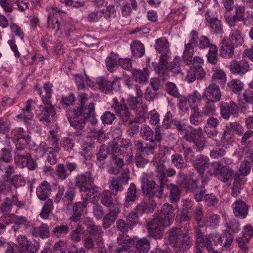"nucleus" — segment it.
<instances>
[{"label": "nucleus", "instance_id": "a18cd8bd", "mask_svg": "<svg viewBox=\"0 0 253 253\" xmlns=\"http://www.w3.org/2000/svg\"><path fill=\"white\" fill-rule=\"evenodd\" d=\"M59 139L57 137L53 130L50 131V135L48 137V141L49 145V148L52 150L53 152L58 153L60 150L58 143Z\"/></svg>", "mask_w": 253, "mask_h": 253}, {"label": "nucleus", "instance_id": "ddd939ff", "mask_svg": "<svg viewBox=\"0 0 253 253\" xmlns=\"http://www.w3.org/2000/svg\"><path fill=\"white\" fill-rule=\"evenodd\" d=\"M121 78L116 77L113 81H109L104 77H100L97 79L96 84L99 88L104 93L109 94L113 90H117L120 89L121 84L120 81Z\"/></svg>", "mask_w": 253, "mask_h": 253}, {"label": "nucleus", "instance_id": "e433bc0d", "mask_svg": "<svg viewBox=\"0 0 253 253\" xmlns=\"http://www.w3.org/2000/svg\"><path fill=\"white\" fill-rule=\"evenodd\" d=\"M131 52L136 58H140L145 54V48L143 44L139 41H134L130 44Z\"/></svg>", "mask_w": 253, "mask_h": 253}, {"label": "nucleus", "instance_id": "dca6fc26", "mask_svg": "<svg viewBox=\"0 0 253 253\" xmlns=\"http://www.w3.org/2000/svg\"><path fill=\"white\" fill-rule=\"evenodd\" d=\"M222 94L219 86L215 83H211L206 87L203 92V99L205 100L214 102H219Z\"/></svg>", "mask_w": 253, "mask_h": 253}, {"label": "nucleus", "instance_id": "a19ab883", "mask_svg": "<svg viewBox=\"0 0 253 253\" xmlns=\"http://www.w3.org/2000/svg\"><path fill=\"white\" fill-rule=\"evenodd\" d=\"M32 234L34 237L40 236L42 239L47 238L49 236L48 226L45 224H42L38 227L33 229Z\"/></svg>", "mask_w": 253, "mask_h": 253}, {"label": "nucleus", "instance_id": "13d9d810", "mask_svg": "<svg viewBox=\"0 0 253 253\" xmlns=\"http://www.w3.org/2000/svg\"><path fill=\"white\" fill-rule=\"evenodd\" d=\"M53 201L51 199H48L42 208L40 215L42 218L47 219L53 209Z\"/></svg>", "mask_w": 253, "mask_h": 253}, {"label": "nucleus", "instance_id": "79ce46f5", "mask_svg": "<svg viewBox=\"0 0 253 253\" xmlns=\"http://www.w3.org/2000/svg\"><path fill=\"white\" fill-rule=\"evenodd\" d=\"M69 232V227L67 225L61 224L55 226L52 232V236L57 238H62Z\"/></svg>", "mask_w": 253, "mask_h": 253}, {"label": "nucleus", "instance_id": "de8ad7c7", "mask_svg": "<svg viewBox=\"0 0 253 253\" xmlns=\"http://www.w3.org/2000/svg\"><path fill=\"white\" fill-rule=\"evenodd\" d=\"M102 230L100 226L93 224L86 228L84 234L99 239L102 236Z\"/></svg>", "mask_w": 253, "mask_h": 253}, {"label": "nucleus", "instance_id": "680f3d73", "mask_svg": "<svg viewBox=\"0 0 253 253\" xmlns=\"http://www.w3.org/2000/svg\"><path fill=\"white\" fill-rule=\"evenodd\" d=\"M12 207L10 199L6 197L4 202L1 204L0 207L1 211L3 213V215L9 216L10 215V212L12 210Z\"/></svg>", "mask_w": 253, "mask_h": 253}, {"label": "nucleus", "instance_id": "4c0bfd02", "mask_svg": "<svg viewBox=\"0 0 253 253\" xmlns=\"http://www.w3.org/2000/svg\"><path fill=\"white\" fill-rule=\"evenodd\" d=\"M229 40L233 45H242L244 40L241 31L237 28L232 29L230 32Z\"/></svg>", "mask_w": 253, "mask_h": 253}, {"label": "nucleus", "instance_id": "20e7f679", "mask_svg": "<svg viewBox=\"0 0 253 253\" xmlns=\"http://www.w3.org/2000/svg\"><path fill=\"white\" fill-rule=\"evenodd\" d=\"M168 242L174 247L175 253H183L189 249L192 240L186 233H182L181 229L173 227L167 232Z\"/></svg>", "mask_w": 253, "mask_h": 253}, {"label": "nucleus", "instance_id": "0e129e2a", "mask_svg": "<svg viewBox=\"0 0 253 253\" xmlns=\"http://www.w3.org/2000/svg\"><path fill=\"white\" fill-rule=\"evenodd\" d=\"M173 116L170 111H168L165 116H164V119L162 122V127L163 129H169L171 128V124L173 123L174 119H173Z\"/></svg>", "mask_w": 253, "mask_h": 253}, {"label": "nucleus", "instance_id": "393cba45", "mask_svg": "<svg viewBox=\"0 0 253 253\" xmlns=\"http://www.w3.org/2000/svg\"><path fill=\"white\" fill-rule=\"evenodd\" d=\"M157 142H144L141 140L135 142V147L137 151L142 153L147 156L153 155L155 153V150L157 148Z\"/></svg>", "mask_w": 253, "mask_h": 253}, {"label": "nucleus", "instance_id": "69168bd1", "mask_svg": "<svg viewBox=\"0 0 253 253\" xmlns=\"http://www.w3.org/2000/svg\"><path fill=\"white\" fill-rule=\"evenodd\" d=\"M167 92L173 97L179 96V91L176 84L172 82H168L165 84Z\"/></svg>", "mask_w": 253, "mask_h": 253}, {"label": "nucleus", "instance_id": "4468645a", "mask_svg": "<svg viewBox=\"0 0 253 253\" xmlns=\"http://www.w3.org/2000/svg\"><path fill=\"white\" fill-rule=\"evenodd\" d=\"M111 108L123 122H127L131 115V113L126 104L124 103V98L119 102L116 97L112 99Z\"/></svg>", "mask_w": 253, "mask_h": 253}, {"label": "nucleus", "instance_id": "e2e57ef3", "mask_svg": "<svg viewBox=\"0 0 253 253\" xmlns=\"http://www.w3.org/2000/svg\"><path fill=\"white\" fill-rule=\"evenodd\" d=\"M110 154V150L105 145H102L96 154L97 160L99 162L104 161L108 155Z\"/></svg>", "mask_w": 253, "mask_h": 253}, {"label": "nucleus", "instance_id": "774afa93", "mask_svg": "<svg viewBox=\"0 0 253 253\" xmlns=\"http://www.w3.org/2000/svg\"><path fill=\"white\" fill-rule=\"evenodd\" d=\"M56 175L58 179L64 180L66 179L68 176L66 168L63 164H59L56 166Z\"/></svg>", "mask_w": 253, "mask_h": 253}, {"label": "nucleus", "instance_id": "052dcab7", "mask_svg": "<svg viewBox=\"0 0 253 253\" xmlns=\"http://www.w3.org/2000/svg\"><path fill=\"white\" fill-rule=\"evenodd\" d=\"M116 243L118 246H126L131 247L133 239L124 234H119L117 238Z\"/></svg>", "mask_w": 253, "mask_h": 253}, {"label": "nucleus", "instance_id": "f3484780", "mask_svg": "<svg viewBox=\"0 0 253 253\" xmlns=\"http://www.w3.org/2000/svg\"><path fill=\"white\" fill-rule=\"evenodd\" d=\"M246 7L244 5H237L235 8V13L231 15L225 13L224 18L226 23L230 27H234L236 22L244 21L245 19Z\"/></svg>", "mask_w": 253, "mask_h": 253}, {"label": "nucleus", "instance_id": "2f4dec72", "mask_svg": "<svg viewBox=\"0 0 253 253\" xmlns=\"http://www.w3.org/2000/svg\"><path fill=\"white\" fill-rule=\"evenodd\" d=\"M220 55L226 58H232L234 54V48L232 44L223 40L220 44Z\"/></svg>", "mask_w": 253, "mask_h": 253}, {"label": "nucleus", "instance_id": "5701e85b", "mask_svg": "<svg viewBox=\"0 0 253 253\" xmlns=\"http://www.w3.org/2000/svg\"><path fill=\"white\" fill-rule=\"evenodd\" d=\"M169 58L160 57V62H153L152 66L154 71L159 76L167 79L169 77L168 63Z\"/></svg>", "mask_w": 253, "mask_h": 253}, {"label": "nucleus", "instance_id": "09e8293b", "mask_svg": "<svg viewBox=\"0 0 253 253\" xmlns=\"http://www.w3.org/2000/svg\"><path fill=\"white\" fill-rule=\"evenodd\" d=\"M117 55L115 53L111 52L110 55L106 59L105 61L107 70L111 73H113L115 71V69L118 68L117 58H115V56Z\"/></svg>", "mask_w": 253, "mask_h": 253}, {"label": "nucleus", "instance_id": "a878e982", "mask_svg": "<svg viewBox=\"0 0 253 253\" xmlns=\"http://www.w3.org/2000/svg\"><path fill=\"white\" fill-rule=\"evenodd\" d=\"M37 100L29 99L25 103V106L22 109V112L16 116V118L23 120L26 124H28V121L32 119L34 114L32 112L33 109V104H36Z\"/></svg>", "mask_w": 253, "mask_h": 253}, {"label": "nucleus", "instance_id": "5fc2aeb1", "mask_svg": "<svg viewBox=\"0 0 253 253\" xmlns=\"http://www.w3.org/2000/svg\"><path fill=\"white\" fill-rule=\"evenodd\" d=\"M244 84L239 79H233L228 83V86L233 92L236 93L243 90Z\"/></svg>", "mask_w": 253, "mask_h": 253}, {"label": "nucleus", "instance_id": "2eb2a0df", "mask_svg": "<svg viewBox=\"0 0 253 253\" xmlns=\"http://www.w3.org/2000/svg\"><path fill=\"white\" fill-rule=\"evenodd\" d=\"M14 161L20 168L27 167L29 170H33L37 168V164L30 153H18L14 157Z\"/></svg>", "mask_w": 253, "mask_h": 253}, {"label": "nucleus", "instance_id": "6ab92c4d", "mask_svg": "<svg viewBox=\"0 0 253 253\" xmlns=\"http://www.w3.org/2000/svg\"><path fill=\"white\" fill-rule=\"evenodd\" d=\"M205 20L211 33L215 34H221L223 32V26L220 20L214 17L209 11L205 15Z\"/></svg>", "mask_w": 253, "mask_h": 253}, {"label": "nucleus", "instance_id": "603ef678", "mask_svg": "<svg viewBox=\"0 0 253 253\" xmlns=\"http://www.w3.org/2000/svg\"><path fill=\"white\" fill-rule=\"evenodd\" d=\"M83 230V227L79 224H77L75 229H73L70 234V239L78 243L81 240V234Z\"/></svg>", "mask_w": 253, "mask_h": 253}, {"label": "nucleus", "instance_id": "412c9836", "mask_svg": "<svg viewBox=\"0 0 253 253\" xmlns=\"http://www.w3.org/2000/svg\"><path fill=\"white\" fill-rule=\"evenodd\" d=\"M229 69L232 74L242 76L249 71L250 65L244 58L239 61L233 60L229 65Z\"/></svg>", "mask_w": 253, "mask_h": 253}, {"label": "nucleus", "instance_id": "8fccbe9b", "mask_svg": "<svg viewBox=\"0 0 253 253\" xmlns=\"http://www.w3.org/2000/svg\"><path fill=\"white\" fill-rule=\"evenodd\" d=\"M190 118V123L194 126H198L202 122V114L200 112L199 109H192Z\"/></svg>", "mask_w": 253, "mask_h": 253}, {"label": "nucleus", "instance_id": "f03ea898", "mask_svg": "<svg viewBox=\"0 0 253 253\" xmlns=\"http://www.w3.org/2000/svg\"><path fill=\"white\" fill-rule=\"evenodd\" d=\"M101 203L108 208L109 212L103 217L102 226L109 228L117 219L120 212V204L116 195L108 190H104L100 194Z\"/></svg>", "mask_w": 253, "mask_h": 253}, {"label": "nucleus", "instance_id": "1a4fd4ad", "mask_svg": "<svg viewBox=\"0 0 253 253\" xmlns=\"http://www.w3.org/2000/svg\"><path fill=\"white\" fill-rule=\"evenodd\" d=\"M213 169V174L224 183L230 184L234 172L232 168L227 166H222L219 162H214L211 164Z\"/></svg>", "mask_w": 253, "mask_h": 253}, {"label": "nucleus", "instance_id": "bf43d9fd", "mask_svg": "<svg viewBox=\"0 0 253 253\" xmlns=\"http://www.w3.org/2000/svg\"><path fill=\"white\" fill-rule=\"evenodd\" d=\"M180 58L176 57L168 66V72H171L173 75L180 73Z\"/></svg>", "mask_w": 253, "mask_h": 253}, {"label": "nucleus", "instance_id": "f8f14e48", "mask_svg": "<svg viewBox=\"0 0 253 253\" xmlns=\"http://www.w3.org/2000/svg\"><path fill=\"white\" fill-rule=\"evenodd\" d=\"M17 250L21 253H36L40 248L39 242L33 243L25 235H18L16 238Z\"/></svg>", "mask_w": 253, "mask_h": 253}, {"label": "nucleus", "instance_id": "a211bd4d", "mask_svg": "<svg viewBox=\"0 0 253 253\" xmlns=\"http://www.w3.org/2000/svg\"><path fill=\"white\" fill-rule=\"evenodd\" d=\"M45 105H41L39 110L37 111L36 115L40 122L44 124L50 123V117L55 114V110L51 103H43Z\"/></svg>", "mask_w": 253, "mask_h": 253}, {"label": "nucleus", "instance_id": "c9c22d12", "mask_svg": "<svg viewBox=\"0 0 253 253\" xmlns=\"http://www.w3.org/2000/svg\"><path fill=\"white\" fill-rule=\"evenodd\" d=\"M10 215L11 223H14L15 225L12 227L15 231L20 226H23L24 228H27L29 226V222L27 218L23 216H18L14 214H11Z\"/></svg>", "mask_w": 253, "mask_h": 253}, {"label": "nucleus", "instance_id": "7c9ffc66", "mask_svg": "<svg viewBox=\"0 0 253 253\" xmlns=\"http://www.w3.org/2000/svg\"><path fill=\"white\" fill-rule=\"evenodd\" d=\"M153 165L155 167V172L156 177L161 182L166 183L168 179L166 176L167 169L166 166L161 162H155Z\"/></svg>", "mask_w": 253, "mask_h": 253}, {"label": "nucleus", "instance_id": "39448f33", "mask_svg": "<svg viewBox=\"0 0 253 253\" xmlns=\"http://www.w3.org/2000/svg\"><path fill=\"white\" fill-rule=\"evenodd\" d=\"M110 149V159L108 171L111 174H118L125 165L122 158V150L118 144L113 141L109 144Z\"/></svg>", "mask_w": 253, "mask_h": 253}, {"label": "nucleus", "instance_id": "bb28decb", "mask_svg": "<svg viewBox=\"0 0 253 253\" xmlns=\"http://www.w3.org/2000/svg\"><path fill=\"white\" fill-rule=\"evenodd\" d=\"M233 213L235 216L245 218L248 214L249 207L242 200H236L232 204Z\"/></svg>", "mask_w": 253, "mask_h": 253}, {"label": "nucleus", "instance_id": "6e6552de", "mask_svg": "<svg viewBox=\"0 0 253 253\" xmlns=\"http://www.w3.org/2000/svg\"><path fill=\"white\" fill-rule=\"evenodd\" d=\"M165 183L158 180V184L153 180L146 179L142 181L143 192L149 198L156 197L161 199L163 196Z\"/></svg>", "mask_w": 253, "mask_h": 253}, {"label": "nucleus", "instance_id": "7ed1b4c3", "mask_svg": "<svg viewBox=\"0 0 253 253\" xmlns=\"http://www.w3.org/2000/svg\"><path fill=\"white\" fill-rule=\"evenodd\" d=\"M66 115L72 126L78 130H82L84 127L85 121L91 115L95 114V106L93 103L88 105L79 106L72 111H67Z\"/></svg>", "mask_w": 253, "mask_h": 253}, {"label": "nucleus", "instance_id": "4d7b16f0", "mask_svg": "<svg viewBox=\"0 0 253 253\" xmlns=\"http://www.w3.org/2000/svg\"><path fill=\"white\" fill-rule=\"evenodd\" d=\"M220 219L219 215L211 214L206 218L203 223L207 226L215 227L219 224Z\"/></svg>", "mask_w": 253, "mask_h": 253}, {"label": "nucleus", "instance_id": "cd10ccee", "mask_svg": "<svg viewBox=\"0 0 253 253\" xmlns=\"http://www.w3.org/2000/svg\"><path fill=\"white\" fill-rule=\"evenodd\" d=\"M51 193V185L46 181L42 182L36 189L37 196L42 201H45L49 197Z\"/></svg>", "mask_w": 253, "mask_h": 253}, {"label": "nucleus", "instance_id": "49530a36", "mask_svg": "<svg viewBox=\"0 0 253 253\" xmlns=\"http://www.w3.org/2000/svg\"><path fill=\"white\" fill-rule=\"evenodd\" d=\"M215 102L205 100L202 114L206 116H213L216 111Z\"/></svg>", "mask_w": 253, "mask_h": 253}, {"label": "nucleus", "instance_id": "37998d69", "mask_svg": "<svg viewBox=\"0 0 253 253\" xmlns=\"http://www.w3.org/2000/svg\"><path fill=\"white\" fill-rule=\"evenodd\" d=\"M135 248L140 253H147L150 248V242L146 238H141L136 242Z\"/></svg>", "mask_w": 253, "mask_h": 253}, {"label": "nucleus", "instance_id": "72a5a7b5", "mask_svg": "<svg viewBox=\"0 0 253 253\" xmlns=\"http://www.w3.org/2000/svg\"><path fill=\"white\" fill-rule=\"evenodd\" d=\"M167 187L169 190V199L170 202L176 204L180 200L181 190L176 185L170 183L167 184Z\"/></svg>", "mask_w": 253, "mask_h": 253}, {"label": "nucleus", "instance_id": "c03bdc74", "mask_svg": "<svg viewBox=\"0 0 253 253\" xmlns=\"http://www.w3.org/2000/svg\"><path fill=\"white\" fill-rule=\"evenodd\" d=\"M194 55V47L190 44H185V49L183 52L182 59L184 62L187 65H190L191 59Z\"/></svg>", "mask_w": 253, "mask_h": 253}, {"label": "nucleus", "instance_id": "c756f323", "mask_svg": "<svg viewBox=\"0 0 253 253\" xmlns=\"http://www.w3.org/2000/svg\"><path fill=\"white\" fill-rule=\"evenodd\" d=\"M150 72L147 68L142 70L134 69L132 71V78L135 82L145 84L149 77Z\"/></svg>", "mask_w": 253, "mask_h": 253}, {"label": "nucleus", "instance_id": "473e14b6", "mask_svg": "<svg viewBox=\"0 0 253 253\" xmlns=\"http://www.w3.org/2000/svg\"><path fill=\"white\" fill-rule=\"evenodd\" d=\"M203 99V94L195 90L188 95V103L191 109H199L198 104L200 103Z\"/></svg>", "mask_w": 253, "mask_h": 253}, {"label": "nucleus", "instance_id": "f704fd0d", "mask_svg": "<svg viewBox=\"0 0 253 253\" xmlns=\"http://www.w3.org/2000/svg\"><path fill=\"white\" fill-rule=\"evenodd\" d=\"M212 71L213 74L211 77V83L224 84L227 80L225 72L222 69H218L216 67L213 68Z\"/></svg>", "mask_w": 253, "mask_h": 253}, {"label": "nucleus", "instance_id": "864d4df0", "mask_svg": "<svg viewBox=\"0 0 253 253\" xmlns=\"http://www.w3.org/2000/svg\"><path fill=\"white\" fill-rule=\"evenodd\" d=\"M208 61L212 65H216L218 61L217 47L216 45H212L209 49L207 54Z\"/></svg>", "mask_w": 253, "mask_h": 253}, {"label": "nucleus", "instance_id": "3c124183", "mask_svg": "<svg viewBox=\"0 0 253 253\" xmlns=\"http://www.w3.org/2000/svg\"><path fill=\"white\" fill-rule=\"evenodd\" d=\"M96 240L97 238L84 234L82 242L84 249L88 250L94 249Z\"/></svg>", "mask_w": 253, "mask_h": 253}, {"label": "nucleus", "instance_id": "ea45409f", "mask_svg": "<svg viewBox=\"0 0 253 253\" xmlns=\"http://www.w3.org/2000/svg\"><path fill=\"white\" fill-rule=\"evenodd\" d=\"M172 164L177 169H183L187 167V163L183 156L179 153H174L170 157Z\"/></svg>", "mask_w": 253, "mask_h": 253}, {"label": "nucleus", "instance_id": "423d86ee", "mask_svg": "<svg viewBox=\"0 0 253 253\" xmlns=\"http://www.w3.org/2000/svg\"><path fill=\"white\" fill-rule=\"evenodd\" d=\"M183 138L187 142H193L199 151H201L205 146V140L203 137L202 130L200 127L196 128L192 126H187L184 130Z\"/></svg>", "mask_w": 253, "mask_h": 253}, {"label": "nucleus", "instance_id": "9b49d317", "mask_svg": "<svg viewBox=\"0 0 253 253\" xmlns=\"http://www.w3.org/2000/svg\"><path fill=\"white\" fill-rule=\"evenodd\" d=\"M94 181V178L90 171H86L78 174L75 177V186L81 192L86 193L88 187H90Z\"/></svg>", "mask_w": 253, "mask_h": 253}, {"label": "nucleus", "instance_id": "c85d7f7f", "mask_svg": "<svg viewBox=\"0 0 253 253\" xmlns=\"http://www.w3.org/2000/svg\"><path fill=\"white\" fill-rule=\"evenodd\" d=\"M137 198L136 186L133 183H131L126 194L124 206L128 208L135 202Z\"/></svg>", "mask_w": 253, "mask_h": 253}, {"label": "nucleus", "instance_id": "aec40b11", "mask_svg": "<svg viewBox=\"0 0 253 253\" xmlns=\"http://www.w3.org/2000/svg\"><path fill=\"white\" fill-rule=\"evenodd\" d=\"M221 116L224 119H229L231 115H236L238 113V107L232 100L229 102H221L220 103Z\"/></svg>", "mask_w": 253, "mask_h": 253}, {"label": "nucleus", "instance_id": "338daca9", "mask_svg": "<svg viewBox=\"0 0 253 253\" xmlns=\"http://www.w3.org/2000/svg\"><path fill=\"white\" fill-rule=\"evenodd\" d=\"M116 227L120 232L124 234L127 233L129 230L132 229L129 224L123 219H119L117 220Z\"/></svg>", "mask_w": 253, "mask_h": 253}, {"label": "nucleus", "instance_id": "f257e3e1", "mask_svg": "<svg viewBox=\"0 0 253 253\" xmlns=\"http://www.w3.org/2000/svg\"><path fill=\"white\" fill-rule=\"evenodd\" d=\"M174 217V207L169 203H165L163 206L161 214L147 225L149 235L155 238H161L163 230L172 223Z\"/></svg>", "mask_w": 253, "mask_h": 253}, {"label": "nucleus", "instance_id": "0eeeda50", "mask_svg": "<svg viewBox=\"0 0 253 253\" xmlns=\"http://www.w3.org/2000/svg\"><path fill=\"white\" fill-rule=\"evenodd\" d=\"M140 134L143 139L150 142L161 143L164 135V129L161 126H156L154 131L147 125H143L140 127Z\"/></svg>", "mask_w": 253, "mask_h": 253}, {"label": "nucleus", "instance_id": "4be33fe9", "mask_svg": "<svg viewBox=\"0 0 253 253\" xmlns=\"http://www.w3.org/2000/svg\"><path fill=\"white\" fill-rule=\"evenodd\" d=\"M209 159L204 155H200L193 162V167L195 170L201 176L203 181H206V177H204V174L206 169L210 167Z\"/></svg>", "mask_w": 253, "mask_h": 253}, {"label": "nucleus", "instance_id": "9d476101", "mask_svg": "<svg viewBox=\"0 0 253 253\" xmlns=\"http://www.w3.org/2000/svg\"><path fill=\"white\" fill-rule=\"evenodd\" d=\"M76 195V191L74 187H69L65 191L64 186L59 185L58 187V191L54 198V202L58 204L62 200L66 205L68 209L72 205Z\"/></svg>", "mask_w": 253, "mask_h": 253}, {"label": "nucleus", "instance_id": "6e6d98bb", "mask_svg": "<svg viewBox=\"0 0 253 253\" xmlns=\"http://www.w3.org/2000/svg\"><path fill=\"white\" fill-rule=\"evenodd\" d=\"M153 211L154 209L150 208L146 203L142 202L136 207L133 211L139 216L143 213L152 212Z\"/></svg>", "mask_w": 253, "mask_h": 253}, {"label": "nucleus", "instance_id": "58836bf2", "mask_svg": "<svg viewBox=\"0 0 253 253\" xmlns=\"http://www.w3.org/2000/svg\"><path fill=\"white\" fill-rule=\"evenodd\" d=\"M60 11V10H58L53 15L49 14L47 18L48 28L54 31L55 33H56L60 28V22L58 19Z\"/></svg>", "mask_w": 253, "mask_h": 253}, {"label": "nucleus", "instance_id": "b1692460", "mask_svg": "<svg viewBox=\"0 0 253 253\" xmlns=\"http://www.w3.org/2000/svg\"><path fill=\"white\" fill-rule=\"evenodd\" d=\"M155 48L161 54L160 57L170 58L169 44L165 37H161L156 40Z\"/></svg>", "mask_w": 253, "mask_h": 253}]
</instances>
